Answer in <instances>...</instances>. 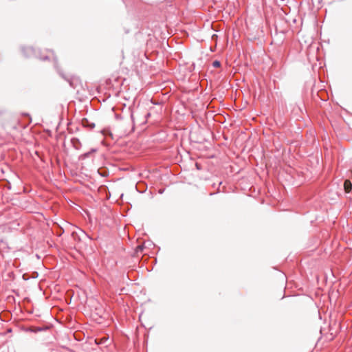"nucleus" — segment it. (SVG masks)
I'll use <instances>...</instances> for the list:
<instances>
[{
    "label": "nucleus",
    "mask_w": 352,
    "mask_h": 352,
    "mask_svg": "<svg viewBox=\"0 0 352 352\" xmlns=\"http://www.w3.org/2000/svg\"><path fill=\"white\" fill-rule=\"evenodd\" d=\"M212 65L213 67H219L220 65H221V63L219 60H214L213 63H212Z\"/></svg>",
    "instance_id": "3"
},
{
    "label": "nucleus",
    "mask_w": 352,
    "mask_h": 352,
    "mask_svg": "<svg viewBox=\"0 0 352 352\" xmlns=\"http://www.w3.org/2000/svg\"><path fill=\"white\" fill-rule=\"evenodd\" d=\"M107 340H108V338L104 337V338H101L99 342H98V339H96V342L97 344H103L105 342H107Z\"/></svg>",
    "instance_id": "2"
},
{
    "label": "nucleus",
    "mask_w": 352,
    "mask_h": 352,
    "mask_svg": "<svg viewBox=\"0 0 352 352\" xmlns=\"http://www.w3.org/2000/svg\"><path fill=\"white\" fill-rule=\"evenodd\" d=\"M344 188L346 193H349V192H351V190L352 189V184L350 182V180L346 179L344 181Z\"/></svg>",
    "instance_id": "1"
},
{
    "label": "nucleus",
    "mask_w": 352,
    "mask_h": 352,
    "mask_svg": "<svg viewBox=\"0 0 352 352\" xmlns=\"http://www.w3.org/2000/svg\"><path fill=\"white\" fill-rule=\"evenodd\" d=\"M142 247L141 245H138L137 247V252L142 251Z\"/></svg>",
    "instance_id": "4"
}]
</instances>
